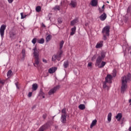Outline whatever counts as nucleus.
Here are the masks:
<instances>
[{"label":"nucleus","instance_id":"11","mask_svg":"<svg viewBox=\"0 0 131 131\" xmlns=\"http://www.w3.org/2000/svg\"><path fill=\"white\" fill-rule=\"evenodd\" d=\"M107 18V14L104 12L102 15L99 16V19L101 21H105Z\"/></svg>","mask_w":131,"mask_h":131},{"label":"nucleus","instance_id":"25","mask_svg":"<svg viewBox=\"0 0 131 131\" xmlns=\"http://www.w3.org/2000/svg\"><path fill=\"white\" fill-rule=\"evenodd\" d=\"M50 39H52V35H48L46 38V42H49L50 41Z\"/></svg>","mask_w":131,"mask_h":131},{"label":"nucleus","instance_id":"53","mask_svg":"<svg viewBox=\"0 0 131 131\" xmlns=\"http://www.w3.org/2000/svg\"><path fill=\"white\" fill-rule=\"evenodd\" d=\"M42 27H43L44 28L46 27V25L43 24V23L42 24Z\"/></svg>","mask_w":131,"mask_h":131},{"label":"nucleus","instance_id":"20","mask_svg":"<svg viewBox=\"0 0 131 131\" xmlns=\"http://www.w3.org/2000/svg\"><path fill=\"white\" fill-rule=\"evenodd\" d=\"M96 124H97V120L95 119L92 121L90 125V128H93V127H94Z\"/></svg>","mask_w":131,"mask_h":131},{"label":"nucleus","instance_id":"48","mask_svg":"<svg viewBox=\"0 0 131 131\" xmlns=\"http://www.w3.org/2000/svg\"><path fill=\"white\" fill-rule=\"evenodd\" d=\"M42 117H43V119H46V118H47V115L46 114L43 115Z\"/></svg>","mask_w":131,"mask_h":131},{"label":"nucleus","instance_id":"49","mask_svg":"<svg viewBox=\"0 0 131 131\" xmlns=\"http://www.w3.org/2000/svg\"><path fill=\"white\" fill-rule=\"evenodd\" d=\"M21 53H22V54H26L25 53V49H23L22 50Z\"/></svg>","mask_w":131,"mask_h":131},{"label":"nucleus","instance_id":"52","mask_svg":"<svg viewBox=\"0 0 131 131\" xmlns=\"http://www.w3.org/2000/svg\"><path fill=\"white\" fill-rule=\"evenodd\" d=\"M11 36H15V35H16V34L14 33H12L11 34Z\"/></svg>","mask_w":131,"mask_h":131},{"label":"nucleus","instance_id":"46","mask_svg":"<svg viewBox=\"0 0 131 131\" xmlns=\"http://www.w3.org/2000/svg\"><path fill=\"white\" fill-rule=\"evenodd\" d=\"M8 2L9 3V4H12V3H13V2H14V0H8Z\"/></svg>","mask_w":131,"mask_h":131},{"label":"nucleus","instance_id":"5","mask_svg":"<svg viewBox=\"0 0 131 131\" xmlns=\"http://www.w3.org/2000/svg\"><path fill=\"white\" fill-rule=\"evenodd\" d=\"M60 85H57L56 86H55V87H54L53 89H51L49 92H48V95H49V96H51L54 94H55V92H57V90H59V89H60Z\"/></svg>","mask_w":131,"mask_h":131},{"label":"nucleus","instance_id":"8","mask_svg":"<svg viewBox=\"0 0 131 131\" xmlns=\"http://www.w3.org/2000/svg\"><path fill=\"white\" fill-rule=\"evenodd\" d=\"M60 121L63 124H65V123H66L67 121V115H61V116L60 117Z\"/></svg>","mask_w":131,"mask_h":131},{"label":"nucleus","instance_id":"18","mask_svg":"<svg viewBox=\"0 0 131 131\" xmlns=\"http://www.w3.org/2000/svg\"><path fill=\"white\" fill-rule=\"evenodd\" d=\"M78 22V19L77 18L74 19V20L71 21V26H73L74 24H75L76 23H77Z\"/></svg>","mask_w":131,"mask_h":131},{"label":"nucleus","instance_id":"12","mask_svg":"<svg viewBox=\"0 0 131 131\" xmlns=\"http://www.w3.org/2000/svg\"><path fill=\"white\" fill-rule=\"evenodd\" d=\"M47 128H48V124L46 123L40 127L38 131H45Z\"/></svg>","mask_w":131,"mask_h":131},{"label":"nucleus","instance_id":"35","mask_svg":"<svg viewBox=\"0 0 131 131\" xmlns=\"http://www.w3.org/2000/svg\"><path fill=\"white\" fill-rule=\"evenodd\" d=\"M98 10H99V13L100 14H102V13H104V12H105V10H104V9H101V8H99L98 9Z\"/></svg>","mask_w":131,"mask_h":131},{"label":"nucleus","instance_id":"7","mask_svg":"<svg viewBox=\"0 0 131 131\" xmlns=\"http://www.w3.org/2000/svg\"><path fill=\"white\" fill-rule=\"evenodd\" d=\"M112 79H113V77L110 74H107L105 78V81L108 83H112Z\"/></svg>","mask_w":131,"mask_h":131},{"label":"nucleus","instance_id":"39","mask_svg":"<svg viewBox=\"0 0 131 131\" xmlns=\"http://www.w3.org/2000/svg\"><path fill=\"white\" fill-rule=\"evenodd\" d=\"M127 21H128V17H125V19H124V22L125 23H127Z\"/></svg>","mask_w":131,"mask_h":131},{"label":"nucleus","instance_id":"28","mask_svg":"<svg viewBox=\"0 0 131 131\" xmlns=\"http://www.w3.org/2000/svg\"><path fill=\"white\" fill-rule=\"evenodd\" d=\"M36 12H37V13H39L40 11H41V7L40 6H38L36 7Z\"/></svg>","mask_w":131,"mask_h":131},{"label":"nucleus","instance_id":"19","mask_svg":"<svg viewBox=\"0 0 131 131\" xmlns=\"http://www.w3.org/2000/svg\"><path fill=\"white\" fill-rule=\"evenodd\" d=\"M63 66L64 68H68V66H69V61H68V60L65 61L63 63Z\"/></svg>","mask_w":131,"mask_h":131},{"label":"nucleus","instance_id":"29","mask_svg":"<svg viewBox=\"0 0 131 131\" xmlns=\"http://www.w3.org/2000/svg\"><path fill=\"white\" fill-rule=\"evenodd\" d=\"M61 115H67L66 113V108H64L61 110Z\"/></svg>","mask_w":131,"mask_h":131},{"label":"nucleus","instance_id":"6","mask_svg":"<svg viewBox=\"0 0 131 131\" xmlns=\"http://www.w3.org/2000/svg\"><path fill=\"white\" fill-rule=\"evenodd\" d=\"M7 26L6 25H2L0 28V34L2 38H4V36L5 35V30H6V28Z\"/></svg>","mask_w":131,"mask_h":131},{"label":"nucleus","instance_id":"32","mask_svg":"<svg viewBox=\"0 0 131 131\" xmlns=\"http://www.w3.org/2000/svg\"><path fill=\"white\" fill-rule=\"evenodd\" d=\"M107 82H106V81L103 82V89H106V88H108V86L107 85Z\"/></svg>","mask_w":131,"mask_h":131},{"label":"nucleus","instance_id":"31","mask_svg":"<svg viewBox=\"0 0 131 131\" xmlns=\"http://www.w3.org/2000/svg\"><path fill=\"white\" fill-rule=\"evenodd\" d=\"M37 40L38 39L36 38H34L32 40V43H33V45H35V43H36V41L37 42Z\"/></svg>","mask_w":131,"mask_h":131},{"label":"nucleus","instance_id":"27","mask_svg":"<svg viewBox=\"0 0 131 131\" xmlns=\"http://www.w3.org/2000/svg\"><path fill=\"white\" fill-rule=\"evenodd\" d=\"M78 107L80 110H84L85 109V105L84 104H80Z\"/></svg>","mask_w":131,"mask_h":131},{"label":"nucleus","instance_id":"54","mask_svg":"<svg viewBox=\"0 0 131 131\" xmlns=\"http://www.w3.org/2000/svg\"><path fill=\"white\" fill-rule=\"evenodd\" d=\"M123 120H124V118H122V123H123Z\"/></svg>","mask_w":131,"mask_h":131},{"label":"nucleus","instance_id":"22","mask_svg":"<svg viewBox=\"0 0 131 131\" xmlns=\"http://www.w3.org/2000/svg\"><path fill=\"white\" fill-rule=\"evenodd\" d=\"M60 52L57 55V60L58 61H60V58L62 57V54H63V51L62 50H59Z\"/></svg>","mask_w":131,"mask_h":131},{"label":"nucleus","instance_id":"56","mask_svg":"<svg viewBox=\"0 0 131 131\" xmlns=\"http://www.w3.org/2000/svg\"><path fill=\"white\" fill-rule=\"evenodd\" d=\"M129 103H131V99L129 100Z\"/></svg>","mask_w":131,"mask_h":131},{"label":"nucleus","instance_id":"26","mask_svg":"<svg viewBox=\"0 0 131 131\" xmlns=\"http://www.w3.org/2000/svg\"><path fill=\"white\" fill-rule=\"evenodd\" d=\"M37 42L38 43H40V44L45 43V39H43V38H42L40 39H38Z\"/></svg>","mask_w":131,"mask_h":131},{"label":"nucleus","instance_id":"10","mask_svg":"<svg viewBox=\"0 0 131 131\" xmlns=\"http://www.w3.org/2000/svg\"><path fill=\"white\" fill-rule=\"evenodd\" d=\"M103 42L104 41L102 40L97 42L95 46L96 49H101V48H103V46H104L103 44Z\"/></svg>","mask_w":131,"mask_h":131},{"label":"nucleus","instance_id":"57","mask_svg":"<svg viewBox=\"0 0 131 131\" xmlns=\"http://www.w3.org/2000/svg\"><path fill=\"white\" fill-rule=\"evenodd\" d=\"M115 76H116V74H115L114 75V77H115Z\"/></svg>","mask_w":131,"mask_h":131},{"label":"nucleus","instance_id":"34","mask_svg":"<svg viewBox=\"0 0 131 131\" xmlns=\"http://www.w3.org/2000/svg\"><path fill=\"white\" fill-rule=\"evenodd\" d=\"M54 10L56 11V10H57V11H60V6L56 5L54 7Z\"/></svg>","mask_w":131,"mask_h":131},{"label":"nucleus","instance_id":"45","mask_svg":"<svg viewBox=\"0 0 131 131\" xmlns=\"http://www.w3.org/2000/svg\"><path fill=\"white\" fill-rule=\"evenodd\" d=\"M26 56V54H23V58H21L22 60H24V59H25V56Z\"/></svg>","mask_w":131,"mask_h":131},{"label":"nucleus","instance_id":"17","mask_svg":"<svg viewBox=\"0 0 131 131\" xmlns=\"http://www.w3.org/2000/svg\"><path fill=\"white\" fill-rule=\"evenodd\" d=\"M67 4H68V2L67 1V0H63L61 2V6H62V7H66Z\"/></svg>","mask_w":131,"mask_h":131},{"label":"nucleus","instance_id":"2","mask_svg":"<svg viewBox=\"0 0 131 131\" xmlns=\"http://www.w3.org/2000/svg\"><path fill=\"white\" fill-rule=\"evenodd\" d=\"M33 57H34L35 63H33L34 67H36L39 65V51H38L37 48L36 47V45L33 49Z\"/></svg>","mask_w":131,"mask_h":131},{"label":"nucleus","instance_id":"15","mask_svg":"<svg viewBox=\"0 0 131 131\" xmlns=\"http://www.w3.org/2000/svg\"><path fill=\"white\" fill-rule=\"evenodd\" d=\"M38 89V85L37 83H34L32 84V91H36Z\"/></svg>","mask_w":131,"mask_h":131},{"label":"nucleus","instance_id":"47","mask_svg":"<svg viewBox=\"0 0 131 131\" xmlns=\"http://www.w3.org/2000/svg\"><path fill=\"white\" fill-rule=\"evenodd\" d=\"M75 34V32H73L72 31V32L70 33V35L72 36V35H74V34Z\"/></svg>","mask_w":131,"mask_h":131},{"label":"nucleus","instance_id":"3","mask_svg":"<svg viewBox=\"0 0 131 131\" xmlns=\"http://www.w3.org/2000/svg\"><path fill=\"white\" fill-rule=\"evenodd\" d=\"M101 33L103 35L102 39L103 40H107V37L110 36V26H105L102 30Z\"/></svg>","mask_w":131,"mask_h":131},{"label":"nucleus","instance_id":"42","mask_svg":"<svg viewBox=\"0 0 131 131\" xmlns=\"http://www.w3.org/2000/svg\"><path fill=\"white\" fill-rule=\"evenodd\" d=\"M0 83L1 84H5V81L0 79Z\"/></svg>","mask_w":131,"mask_h":131},{"label":"nucleus","instance_id":"9","mask_svg":"<svg viewBox=\"0 0 131 131\" xmlns=\"http://www.w3.org/2000/svg\"><path fill=\"white\" fill-rule=\"evenodd\" d=\"M69 6H71V8H76L77 2L76 0H71V3L69 4Z\"/></svg>","mask_w":131,"mask_h":131},{"label":"nucleus","instance_id":"50","mask_svg":"<svg viewBox=\"0 0 131 131\" xmlns=\"http://www.w3.org/2000/svg\"><path fill=\"white\" fill-rule=\"evenodd\" d=\"M102 10H105V5H103L101 8Z\"/></svg>","mask_w":131,"mask_h":131},{"label":"nucleus","instance_id":"40","mask_svg":"<svg viewBox=\"0 0 131 131\" xmlns=\"http://www.w3.org/2000/svg\"><path fill=\"white\" fill-rule=\"evenodd\" d=\"M32 96V92H29L28 95V97H29V98L31 97Z\"/></svg>","mask_w":131,"mask_h":131},{"label":"nucleus","instance_id":"14","mask_svg":"<svg viewBox=\"0 0 131 131\" xmlns=\"http://www.w3.org/2000/svg\"><path fill=\"white\" fill-rule=\"evenodd\" d=\"M116 118L117 120V121H120V120H121V118H122V113H118L116 115Z\"/></svg>","mask_w":131,"mask_h":131},{"label":"nucleus","instance_id":"59","mask_svg":"<svg viewBox=\"0 0 131 131\" xmlns=\"http://www.w3.org/2000/svg\"><path fill=\"white\" fill-rule=\"evenodd\" d=\"M107 4H109V1L106 2Z\"/></svg>","mask_w":131,"mask_h":131},{"label":"nucleus","instance_id":"33","mask_svg":"<svg viewBox=\"0 0 131 131\" xmlns=\"http://www.w3.org/2000/svg\"><path fill=\"white\" fill-rule=\"evenodd\" d=\"M12 74V70H9L7 74V76H11V75Z\"/></svg>","mask_w":131,"mask_h":131},{"label":"nucleus","instance_id":"38","mask_svg":"<svg viewBox=\"0 0 131 131\" xmlns=\"http://www.w3.org/2000/svg\"><path fill=\"white\" fill-rule=\"evenodd\" d=\"M71 31H73L74 32H75L76 31V27H74L71 29Z\"/></svg>","mask_w":131,"mask_h":131},{"label":"nucleus","instance_id":"36","mask_svg":"<svg viewBox=\"0 0 131 131\" xmlns=\"http://www.w3.org/2000/svg\"><path fill=\"white\" fill-rule=\"evenodd\" d=\"M20 16H21V19H24L26 17V15H24L23 12L20 13Z\"/></svg>","mask_w":131,"mask_h":131},{"label":"nucleus","instance_id":"4","mask_svg":"<svg viewBox=\"0 0 131 131\" xmlns=\"http://www.w3.org/2000/svg\"><path fill=\"white\" fill-rule=\"evenodd\" d=\"M126 89H127V80H126V76H125L122 77L121 94H124V92L126 91Z\"/></svg>","mask_w":131,"mask_h":131},{"label":"nucleus","instance_id":"13","mask_svg":"<svg viewBox=\"0 0 131 131\" xmlns=\"http://www.w3.org/2000/svg\"><path fill=\"white\" fill-rule=\"evenodd\" d=\"M56 71H57V68L52 67L49 69L48 72L49 73H50V74H52L53 73H54V72H56Z\"/></svg>","mask_w":131,"mask_h":131},{"label":"nucleus","instance_id":"58","mask_svg":"<svg viewBox=\"0 0 131 131\" xmlns=\"http://www.w3.org/2000/svg\"><path fill=\"white\" fill-rule=\"evenodd\" d=\"M0 90H2V86L0 85Z\"/></svg>","mask_w":131,"mask_h":131},{"label":"nucleus","instance_id":"41","mask_svg":"<svg viewBox=\"0 0 131 131\" xmlns=\"http://www.w3.org/2000/svg\"><path fill=\"white\" fill-rule=\"evenodd\" d=\"M96 58H97V56L96 55H94L93 57L91 59L92 61H94V60H95V59H96Z\"/></svg>","mask_w":131,"mask_h":131},{"label":"nucleus","instance_id":"1","mask_svg":"<svg viewBox=\"0 0 131 131\" xmlns=\"http://www.w3.org/2000/svg\"><path fill=\"white\" fill-rule=\"evenodd\" d=\"M106 57V53L105 52H101L100 53V56H98L95 63V66L98 67V68H103L105 65H106V62L105 61H102V60L105 59Z\"/></svg>","mask_w":131,"mask_h":131},{"label":"nucleus","instance_id":"30","mask_svg":"<svg viewBox=\"0 0 131 131\" xmlns=\"http://www.w3.org/2000/svg\"><path fill=\"white\" fill-rule=\"evenodd\" d=\"M58 59V55H54L52 58V61H56Z\"/></svg>","mask_w":131,"mask_h":131},{"label":"nucleus","instance_id":"23","mask_svg":"<svg viewBox=\"0 0 131 131\" xmlns=\"http://www.w3.org/2000/svg\"><path fill=\"white\" fill-rule=\"evenodd\" d=\"M39 96H40V97H42L43 99H45V98H46V97L45 96V93H43V92H42V90H40Z\"/></svg>","mask_w":131,"mask_h":131},{"label":"nucleus","instance_id":"21","mask_svg":"<svg viewBox=\"0 0 131 131\" xmlns=\"http://www.w3.org/2000/svg\"><path fill=\"white\" fill-rule=\"evenodd\" d=\"M112 118V113H109L107 115V121H108V122H111Z\"/></svg>","mask_w":131,"mask_h":131},{"label":"nucleus","instance_id":"24","mask_svg":"<svg viewBox=\"0 0 131 131\" xmlns=\"http://www.w3.org/2000/svg\"><path fill=\"white\" fill-rule=\"evenodd\" d=\"M63 45H64V41L61 40L59 43V51H62V49H63Z\"/></svg>","mask_w":131,"mask_h":131},{"label":"nucleus","instance_id":"44","mask_svg":"<svg viewBox=\"0 0 131 131\" xmlns=\"http://www.w3.org/2000/svg\"><path fill=\"white\" fill-rule=\"evenodd\" d=\"M92 64L93 63L92 62H89L88 64V67H92Z\"/></svg>","mask_w":131,"mask_h":131},{"label":"nucleus","instance_id":"37","mask_svg":"<svg viewBox=\"0 0 131 131\" xmlns=\"http://www.w3.org/2000/svg\"><path fill=\"white\" fill-rule=\"evenodd\" d=\"M57 21L59 24H61L62 22V18L61 17H59L57 19Z\"/></svg>","mask_w":131,"mask_h":131},{"label":"nucleus","instance_id":"60","mask_svg":"<svg viewBox=\"0 0 131 131\" xmlns=\"http://www.w3.org/2000/svg\"><path fill=\"white\" fill-rule=\"evenodd\" d=\"M19 42H21V41H19Z\"/></svg>","mask_w":131,"mask_h":131},{"label":"nucleus","instance_id":"16","mask_svg":"<svg viewBox=\"0 0 131 131\" xmlns=\"http://www.w3.org/2000/svg\"><path fill=\"white\" fill-rule=\"evenodd\" d=\"M91 5L92 7H96L97 5H98V1L97 0H92L91 1Z\"/></svg>","mask_w":131,"mask_h":131},{"label":"nucleus","instance_id":"55","mask_svg":"<svg viewBox=\"0 0 131 131\" xmlns=\"http://www.w3.org/2000/svg\"><path fill=\"white\" fill-rule=\"evenodd\" d=\"M34 108H35V106L32 107V110H33V109H34Z\"/></svg>","mask_w":131,"mask_h":131},{"label":"nucleus","instance_id":"43","mask_svg":"<svg viewBox=\"0 0 131 131\" xmlns=\"http://www.w3.org/2000/svg\"><path fill=\"white\" fill-rule=\"evenodd\" d=\"M42 62H43V63H48V60H47L46 59L43 58Z\"/></svg>","mask_w":131,"mask_h":131},{"label":"nucleus","instance_id":"51","mask_svg":"<svg viewBox=\"0 0 131 131\" xmlns=\"http://www.w3.org/2000/svg\"><path fill=\"white\" fill-rule=\"evenodd\" d=\"M17 89H19V87L18 86V82L15 83Z\"/></svg>","mask_w":131,"mask_h":131}]
</instances>
